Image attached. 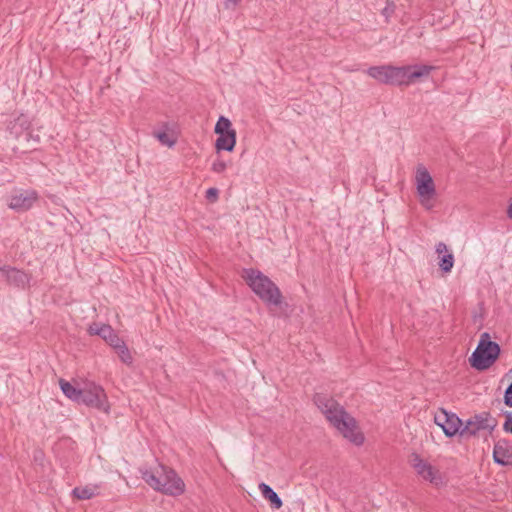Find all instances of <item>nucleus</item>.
I'll return each mask as SVG.
<instances>
[{
    "mask_svg": "<svg viewBox=\"0 0 512 512\" xmlns=\"http://www.w3.org/2000/svg\"><path fill=\"white\" fill-rule=\"evenodd\" d=\"M313 401L325 415L327 421L351 443L360 446L364 443V435L359 431L357 421L336 400L316 393Z\"/></svg>",
    "mask_w": 512,
    "mask_h": 512,
    "instance_id": "f257e3e1",
    "label": "nucleus"
},
{
    "mask_svg": "<svg viewBox=\"0 0 512 512\" xmlns=\"http://www.w3.org/2000/svg\"><path fill=\"white\" fill-rule=\"evenodd\" d=\"M142 479L154 490L169 496H179L185 491L183 480L176 472L164 465H159L156 471L141 470Z\"/></svg>",
    "mask_w": 512,
    "mask_h": 512,
    "instance_id": "f03ea898",
    "label": "nucleus"
},
{
    "mask_svg": "<svg viewBox=\"0 0 512 512\" xmlns=\"http://www.w3.org/2000/svg\"><path fill=\"white\" fill-rule=\"evenodd\" d=\"M242 277L252 291L268 306H279L282 303V293L278 286L264 273L257 269L243 270Z\"/></svg>",
    "mask_w": 512,
    "mask_h": 512,
    "instance_id": "7ed1b4c3",
    "label": "nucleus"
},
{
    "mask_svg": "<svg viewBox=\"0 0 512 512\" xmlns=\"http://www.w3.org/2000/svg\"><path fill=\"white\" fill-rule=\"evenodd\" d=\"M500 351L499 344L491 341L489 333H482L476 349L469 358L471 367L479 371L488 369L498 359Z\"/></svg>",
    "mask_w": 512,
    "mask_h": 512,
    "instance_id": "20e7f679",
    "label": "nucleus"
},
{
    "mask_svg": "<svg viewBox=\"0 0 512 512\" xmlns=\"http://www.w3.org/2000/svg\"><path fill=\"white\" fill-rule=\"evenodd\" d=\"M415 184L420 204L426 209L431 210L434 207V198L436 196V187L432 176L423 165H418L415 175Z\"/></svg>",
    "mask_w": 512,
    "mask_h": 512,
    "instance_id": "39448f33",
    "label": "nucleus"
},
{
    "mask_svg": "<svg viewBox=\"0 0 512 512\" xmlns=\"http://www.w3.org/2000/svg\"><path fill=\"white\" fill-rule=\"evenodd\" d=\"M39 199L34 189H13L6 198V205L16 213H25L33 208Z\"/></svg>",
    "mask_w": 512,
    "mask_h": 512,
    "instance_id": "423d86ee",
    "label": "nucleus"
},
{
    "mask_svg": "<svg viewBox=\"0 0 512 512\" xmlns=\"http://www.w3.org/2000/svg\"><path fill=\"white\" fill-rule=\"evenodd\" d=\"M78 404H84L104 412H108L109 410L104 389L93 382L86 383L84 387L81 388V396L79 397Z\"/></svg>",
    "mask_w": 512,
    "mask_h": 512,
    "instance_id": "0eeeda50",
    "label": "nucleus"
},
{
    "mask_svg": "<svg viewBox=\"0 0 512 512\" xmlns=\"http://www.w3.org/2000/svg\"><path fill=\"white\" fill-rule=\"evenodd\" d=\"M497 425V421L490 413L482 412L470 417L465 425L462 426L461 437L469 439L476 436L480 431L487 430L492 432Z\"/></svg>",
    "mask_w": 512,
    "mask_h": 512,
    "instance_id": "6e6552de",
    "label": "nucleus"
},
{
    "mask_svg": "<svg viewBox=\"0 0 512 512\" xmlns=\"http://www.w3.org/2000/svg\"><path fill=\"white\" fill-rule=\"evenodd\" d=\"M366 73L381 84L402 86L401 67L393 65L371 66L366 70Z\"/></svg>",
    "mask_w": 512,
    "mask_h": 512,
    "instance_id": "1a4fd4ad",
    "label": "nucleus"
},
{
    "mask_svg": "<svg viewBox=\"0 0 512 512\" xmlns=\"http://www.w3.org/2000/svg\"><path fill=\"white\" fill-rule=\"evenodd\" d=\"M434 422L441 427L446 437L451 438L457 434L461 437L463 422L455 413L439 408L434 415Z\"/></svg>",
    "mask_w": 512,
    "mask_h": 512,
    "instance_id": "9d476101",
    "label": "nucleus"
},
{
    "mask_svg": "<svg viewBox=\"0 0 512 512\" xmlns=\"http://www.w3.org/2000/svg\"><path fill=\"white\" fill-rule=\"evenodd\" d=\"M412 466L424 480L438 486L442 483V477L437 469L423 460L418 454L412 455Z\"/></svg>",
    "mask_w": 512,
    "mask_h": 512,
    "instance_id": "9b49d317",
    "label": "nucleus"
},
{
    "mask_svg": "<svg viewBox=\"0 0 512 512\" xmlns=\"http://www.w3.org/2000/svg\"><path fill=\"white\" fill-rule=\"evenodd\" d=\"M90 335L100 336L111 347L115 348L122 339L116 334L115 330L108 324L93 323L89 326Z\"/></svg>",
    "mask_w": 512,
    "mask_h": 512,
    "instance_id": "f8f14e48",
    "label": "nucleus"
},
{
    "mask_svg": "<svg viewBox=\"0 0 512 512\" xmlns=\"http://www.w3.org/2000/svg\"><path fill=\"white\" fill-rule=\"evenodd\" d=\"M402 70V85H409L416 79L426 77L434 70V66L431 65H407L401 66Z\"/></svg>",
    "mask_w": 512,
    "mask_h": 512,
    "instance_id": "ddd939ff",
    "label": "nucleus"
},
{
    "mask_svg": "<svg viewBox=\"0 0 512 512\" xmlns=\"http://www.w3.org/2000/svg\"><path fill=\"white\" fill-rule=\"evenodd\" d=\"M0 273L6 281L17 288H25L29 283V276L24 271L11 266L0 267Z\"/></svg>",
    "mask_w": 512,
    "mask_h": 512,
    "instance_id": "4468645a",
    "label": "nucleus"
},
{
    "mask_svg": "<svg viewBox=\"0 0 512 512\" xmlns=\"http://www.w3.org/2000/svg\"><path fill=\"white\" fill-rule=\"evenodd\" d=\"M30 125L31 122L29 117L25 114H20L13 120L9 121L7 130L13 137L18 138L30 128Z\"/></svg>",
    "mask_w": 512,
    "mask_h": 512,
    "instance_id": "2eb2a0df",
    "label": "nucleus"
},
{
    "mask_svg": "<svg viewBox=\"0 0 512 512\" xmlns=\"http://www.w3.org/2000/svg\"><path fill=\"white\" fill-rule=\"evenodd\" d=\"M436 253L443 254L439 261V267L444 273H449L454 265V255L448 253L447 245L443 242H439L436 245Z\"/></svg>",
    "mask_w": 512,
    "mask_h": 512,
    "instance_id": "dca6fc26",
    "label": "nucleus"
},
{
    "mask_svg": "<svg viewBox=\"0 0 512 512\" xmlns=\"http://www.w3.org/2000/svg\"><path fill=\"white\" fill-rule=\"evenodd\" d=\"M215 147L218 151H233L236 144V131H226V133L218 134Z\"/></svg>",
    "mask_w": 512,
    "mask_h": 512,
    "instance_id": "f3484780",
    "label": "nucleus"
},
{
    "mask_svg": "<svg viewBox=\"0 0 512 512\" xmlns=\"http://www.w3.org/2000/svg\"><path fill=\"white\" fill-rule=\"evenodd\" d=\"M262 496L270 502V505L274 509H280L283 506V502L278 494L266 483L262 482L258 485Z\"/></svg>",
    "mask_w": 512,
    "mask_h": 512,
    "instance_id": "a211bd4d",
    "label": "nucleus"
},
{
    "mask_svg": "<svg viewBox=\"0 0 512 512\" xmlns=\"http://www.w3.org/2000/svg\"><path fill=\"white\" fill-rule=\"evenodd\" d=\"M506 441H498L493 449V459L497 464L507 465L510 459V452L505 447Z\"/></svg>",
    "mask_w": 512,
    "mask_h": 512,
    "instance_id": "6ab92c4d",
    "label": "nucleus"
},
{
    "mask_svg": "<svg viewBox=\"0 0 512 512\" xmlns=\"http://www.w3.org/2000/svg\"><path fill=\"white\" fill-rule=\"evenodd\" d=\"M99 485H87L84 487H75L72 490L73 497L79 500H89L96 495H99Z\"/></svg>",
    "mask_w": 512,
    "mask_h": 512,
    "instance_id": "aec40b11",
    "label": "nucleus"
},
{
    "mask_svg": "<svg viewBox=\"0 0 512 512\" xmlns=\"http://www.w3.org/2000/svg\"><path fill=\"white\" fill-rule=\"evenodd\" d=\"M60 388L63 394L69 398L70 400L78 403L79 397L81 396V388H77L73 386L70 382L60 379L59 380Z\"/></svg>",
    "mask_w": 512,
    "mask_h": 512,
    "instance_id": "412c9836",
    "label": "nucleus"
},
{
    "mask_svg": "<svg viewBox=\"0 0 512 512\" xmlns=\"http://www.w3.org/2000/svg\"><path fill=\"white\" fill-rule=\"evenodd\" d=\"M153 135L162 145L167 147H173L176 144V138L173 135L168 134L165 129L154 131Z\"/></svg>",
    "mask_w": 512,
    "mask_h": 512,
    "instance_id": "4be33fe9",
    "label": "nucleus"
},
{
    "mask_svg": "<svg viewBox=\"0 0 512 512\" xmlns=\"http://www.w3.org/2000/svg\"><path fill=\"white\" fill-rule=\"evenodd\" d=\"M114 349L123 363L130 364L132 362L131 353L123 340Z\"/></svg>",
    "mask_w": 512,
    "mask_h": 512,
    "instance_id": "5701e85b",
    "label": "nucleus"
},
{
    "mask_svg": "<svg viewBox=\"0 0 512 512\" xmlns=\"http://www.w3.org/2000/svg\"><path fill=\"white\" fill-rule=\"evenodd\" d=\"M231 125L232 124L228 118L221 116L215 125L214 131L216 134L226 133V131H235L231 128Z\"/></svg>",
    "mask_w": 512,
    "mask_h": 512,
    "instance_id": "b1692460",
    "label": "nucleus"
},
{
    "mask_svg": "<svg viewBox=\"0 0 512 512\" xmlns=\"http://www.w3.org/2000/svg\"><path fill=\"white\" fill-rule=\"evenodd\" d=\"M227 165L224 161L217 159L212 164V171L215 173H222L226 170Z\"/></svg>",
    "mask_w": 512,
    "mask_h": 512,
    "instance_id": "393cba45",
    "label": "nucleus"
},
{
    "mask_svg": "<svg viewBox=\"0 0 512 512\" xmlns=\"http://www.w3.org/2000/svg\"><path fill=\"white\" fill-rule=\"evenodd\" d=\"M218 196H219V190L217 188L211 187L206 190L205 197L208 201L215 202V201H217Z\"/></svg>",
    "mask_w": 512,
    "mask_h": 512,
    "instance_id": "a878e982",
    "label": "nucleus"
},
{
    "mask_svg": "<svg viewBox=\"0 0 512 512\" xmlns=\"http://www.w3.org/2000/svg\"><path fill=\"white\" fill-rule=\"evenodd\" d=\"M504 403L512 408V382L508 385L504 392Z\"/></svg>",
    "mask_w": 512,
    "mask_h": 512,
    "instance_id": "bb28decb",
    "label": "nucleus"
},
{
    "mask_svg": "<svg viewBox=\"0 0 512 512\" xmlns=\"http://www.w3.org/2000/svg\"><path fill=\"white\" fill-rule=\"evenodd\" d=\"M503 429L505 432L512 433V412L505 413Z\"/></svg>",
    "mask_w": 512,
    "mask_h": 512,
    "instance_id": "cd10ccee",
    "label": "nucleus"
},
{
    "mask_svg": "<svg viewBox=\"0 0 512 512\" xmlns=\"http://www.w3.org/2000/svg\"><path fill=\"white\" fill-rule=\"evenodd\" d=\"M26 138L27 140L29 141L30 139H33L35 142L39 143L40 142V136L37 134V135H33L32 133H27L26 134Z\"/></svg>",
    "mask_w": 512,
    "mask_h": 512,
    "instance_id": "c85d7f7f",
    "label": "nucleus"
},
{
    "mask_svg": "<svg viewBox=\"0 0 512 512\" xmlns=\"http://www.w3.org/2000/svg\"><path fill=\"white\" fill-rule=\"evenodd\" d=\"M507 215L512 220V202L508 206Z\"/></svg>",
    "mask_w": 512,
    "mask_h": 512,
    "instance_id": "c756f323",
    "label": "nucleus"
},
{
    "mask_svg": "<svg viewBox=\"0 0 512 512\" xmlns=\"http://www.w3.org/2000/svg\"><path fill=\"white\" fill-rule=\"evenodd\" d=\"M167 126H168V124H167V123H164V124H163V127H164L165 129L167 128Z\"/></svg>",
    "mask_w": 512,
    "mask_h": 512,
    "instance_id": "7c9ffc66",
    "label": "nucleus"
}]
</instances>
